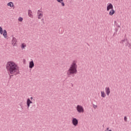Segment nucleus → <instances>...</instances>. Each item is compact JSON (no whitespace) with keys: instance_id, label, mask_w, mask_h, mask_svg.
<instances>
[{"instance_id":"72a5a7b5","label":"nucleus","mask_w":131,"mask_h":131,"mask_svg":"<svg viewBox=\"0 0 131 131\" xmlns=\"http://www.w3.org/2000/svg\"><path fill=\"white\" fill-rule=\"evenodd\" d=\"M103 126V127H104V125H103V126Z\"/></svg>"},{"instance_id":"c85d7f7f","label":"nucleus","mask_w":131,"mask_h":131,"mask_svg":"<svg viewBox=\"0 0 131 131\" xmlns=\"http://www.w3.org/2000/svg\"><path fill=\"white\" fill-rule=\"evenodd\" d=\"M41 21H44V18H42V19H41Z\"/></svg>"},{"instance_id":"473e14b6","label":"nucleus","mask_w":131,"mask_h":131,"mask_svg":"<svg viewBox=\"0 0 131 131\" xmlns=\"http://www.w3.org/2000/svg\"><path fill=\"white\" fill-rule=\"evenodd\" d=\"M13 76V75L11 76L10 77Z\"/></svg>"},{"instance_id":"f257e3e1","label":"nucleus","mask_w":131,"mask_h":131,"mask_svg":"<svg viewBox=\"0 0 131 131\" xmlns=\"http://www.w3.org/2000/svg\"><path fill=\"white\" fill-rule=\"evenodd\" d=\"M6 69L11 74H14L15 73H16L15 75H17L20 73L19 67L13 61H9L7 62Z\"/></svg>"},{"instance_id":"6ab92c4d","label":"nucleus","mask_w":131,"mask_h":131,"mask_svg":"<svg viewBox=\"0 0 131 131\" xmlns=\"http://www.w3.org/2000/svg\"><path fill=\"white\" fill-rule=\"evenodd\" d=\"M126 47H128L131 50V44L129 42H127V44H126Z\"/></svg>"},{"instance_id":"393cba45","label":"nucleus","mask_w":131,"mask_h":131,"mask_svg":"<svg viewBox=\"0 0 131 131\" xmlns=\"http://www.w3.org/2000/svg\"><path fill=\"white\" fill-rule=\"evenodd\" d=\"M97 107V105H95L93 104V107H94V108H96Z\"/></svg>"},{"instance_id":"9d476101","label":"nucleus","mask_w":131,"mask_h":131,"mask_svg":"<svg viewBox=\"0 0 131 131\" xmlns=\"http://www.w3.org/2000/svg\"><path fill=\"white\" fill-rule=\"evenodd\" d=\"M105 93L107 96H109V95H110V89L109 88V87L105 88Z\"/></svg>"},{"instance_id":"1a4fd4ad","label":"nucleus","mask_w":131,"mask_h":131,"mask_svg":"<svg viewBox=\"0 0 131 131\" xmlns=\"http://www.w3.org/2000/svg\"><path fill=\"white\" fill-rule=\"evenodd\" d=\"M28 14V16L30 17H31V18L33 17V15H32V10H31V9H29Z\"/></svg>"},{"instance_id":"423d86ee","label":"nucleus","mask_w":131,"mask_h":131,"mask_svg":"<svg viewBox=\"0 0 131 131\" xmlns=\"http://www.w3.org/2000/svg\"><path fill=\"white\" fill-rule=\"evenodd\" d=\"M17 40L16 38H15V37H13V39L12 40V45L13 46H17Z\"/></svg>"},{"instance_id":"7ed1b4c3","label":"nucleus","mask_w":131,"mask_h":131,"mask_svg":"<svg viewBox=\"0 0 131 131\" xmlns=\"http://www.w3.org/2000/svg\"><path fill=\"white\" fill-rule=\"evenodd\" d=\"M77 111L79 113H83L84 112V110L83 107L79 105H78L76 107Z\"/></svg>"},{"instance_id":"b1692460","label":"nucleus","mask_w":131,"mask_h":131,"mask_svg":"<svg viewBox=\"0 0 131 131\" xmlns=\"http://www.w3.org/2000/svg\"><path fill=\"white\" fill-rule=\"evenodd\" d=\"M124 120L125 122L127 121V117L126 116L124 117Z\"/></svg>"},{"instance_id":"bb28decb","label":"nucleus","mask_w":131,"mask_h":131,"mask_svg":"<svg viewBox=\"0 0 131 131\" xmlns=\"http://www.w3.org/2000/svg\"><path fill=\"white\" fill-rule=\"evenodd\" d=\"M20 107H21V108L22 110L24 109L23 106H21Z\"/></svg>"},{"instance_id":"f3484780","label":"nucleus","mask_w":131,"mask_h":131,"mask_svg":"<svg viewBox=\"0 0 131 131\" xmlns=\"http://www.w3.org/2000/svg\"><path fill=\"white\" fill-rule=\"evenodd\" d=\"M101 97L102 98H105V97H106V94H105V92H101Z\"/></svg>"},{"instance_id":"20e7f679","label":"nucleus","mask_w":131,"mask_h":131,"mask_svg":"<svg viewBox=\"0 0 131 131\" xmlns=\"http://www.w3.org/2000/svg\"><path fill=\"white\" fill-rule=\"evenodd\" d=\"M72 122L73 125L76 126L78 124V120L75 118H73Z\"/></svg>"},{"instance_id":"39448f33","label":"nucleus","mask_w":131,"mask_h":131,"mask_svg":"<svg viewBox=\"0 0 131 131\" xmlns=\"http://www.w3.org/2000/svg\"><path fill=\"white\" fill-rule=\"evenodd\" d=\"M110 9H111V10L114 9H113V5L112 4V3H108L107 6L106 7V10L107 11H109L110 10Z\"/></svg>"},{"instance_id":"dca6fc26","label":"nucleus","mask_w":131,"mask_h":131,"mask_svg":"<svg viewBox=\"0 0 131 131\" xmlns=\"http://www.w3.org/2000/svg\"><path fill=\"white\" fill-rule=\"evenodd\" d=\"M3 36L5 38H6L7 37V32L6 30H4Z\"/></svg>"},{"instance_id":"4468645a","label":"nucleus","mask_w":131,"mask_h":131,"mask_svg":"<svg viewBox=\"0 0 131 131\" xmlns=\"http://www.w3.org/2000/svg\"><path fill=\"white\" fill-rule=\"evenodd\" d=\"M124 42H126L125 43V46H126V45H127V42H129V41H128L127 39H124L123 40H122V41H121L120 43L123 44Z\"/></svg>"},{"instance_id":"aec40b11","label":"nucleus","mask_w":131,"mask_h":131,"mask_svg":"<svg viewBox=\"0 0 131 131\" xmlns=\"http://www.w3.org/2000/svg\"><path fill=\"white\" fill-rule=\"evenodd\" d=\"M0 34L1 35L3 34V29L2 27H0Z\"/></svg>"},{"instance_id":"cd10ccee","label":"nucleus","mask_w":131,"mask_h":131,"mask_svg":"<svg viewBox=\"0 0 131 131\" xmlns=\"http://www.w3.org/2000/svg\"><path fill=\"white\" fill-rule=\"evenodd\" d=\"M30 99H31V100H32L33 99V97H31V98H30Z\"/></svg>"},{"instance_id":"0eeeda50","label":"nucleus","mask_w":131,"mask_h":131,"mask_svg":"<svg viewBox=\"0 0 131 131\" xmlns=\"http://www.w3.org/2000/svg\"><path fill=\"white\" fill-rule=\"evenodd\" d=\"M33 103V102L31 101V100H30V98H28L27 100V108L29 109L30 106V104Z\"/></svg>"},{"instance_id":"9b49d317","label":"nucleus","mask_w":131,"mask_h":131,"mask_svg":"<svg viewBox=\"0 0 131 131\" xmlns=\"http://www.w3.org/2000/svg\"><path fill=\"white\" fill-rule=\"evenodd\" d=\"M114 14H115V10L114 9H111L109 12V15L113 16Z\"/></svg>"},{"instance_id":"f704fd0d","label":"nucleus","mask_w":131,"mask_h":131,"mask_svg":"<svg viewBox=\"0 0 131 131\" xmlns=\"http://www.w3.org/2000/svg\"><path fill=\"white\" fill-rule=\"evenodd\" d=\"M72 85L73 86V84H72Z\"/></svg>"},{"instance_id":"5701e85b","label":"nucleus","mask_w":131,"mask_h":131,"mask_svg":"<svg viewBox=\"0 0 131 131\" xmlns=\"http://www.w3.org/2000/svg\"><path fill=\"white\" fill-rule=\"evenodd\" d=\"M115 32H116V33H114V35H115V34H116V33L117 32V31H118V29H117V28H116V29H115Z\"/></svg>"},{"instance_id":"ddd939ff","label":"nucleus","mask_w":131,"mask_h":131,"mask_svg":"<svg viewBox=\"0 0 131 131\" xmlns=\"http://www.w3.org/2000/svg\"><path fill=\"white\" fill-rule=\"evenodd\" d=\"M7 6L12 8L14 7V3L12 2H10L7 4Z\"/></svg>"},{"instance_id":"2eb2a0df","label":"nucleus","mask_w":131,"mask_h":131,"mask_svg":"<svg viewBox=\"0 0 131 131\" xmlns=\"http://www.w3.org/2000/svg\"><path fill=\"white\" fill-rule=\"evenodd\" d=\"M39 12H40V10L38 11L37 14H38V19H41V18L43 17L42 13H39Z\"/></svg>"},{"instance_id":"a878e982","label":"nucleus","mask_w":131,"mask_h":131,"mask_svg":"<svg viewBox=\"0 0 131 131\" xmlns=\"http://www.w3.org/2000/svg\"><path fill=\"white\" fill-rule=\"evenodd\" d=\"M19 105L20 106V107L23 106V103H20L19 104Z\"/></svg>"},{"instance_id":"2f4dec72","label":"nucleus","mask_w":131,"mask_h":131,"mask_svg":"<svg viewBox=\"0 0 131 131\" xmlns=\"http://www.w3.org/2000/svg\"><path fill=\"white\" fill-rule=\"evenodd\" d=\"M108 131H112V130H109Z\"/></svg>"},{"instance_id":"c756f323","label":"nucleus","mask_w":131,"mask_h":131,"mask_svg":"<svg viewBox=\"0 0 131 131\" xmlns=\"http://www.w3.org/2000/svg\"><path fill=\"white\" fill-rule=\"evenodd\" d=\"M106 130H109V128H106Z\"/></svg>"},{"instance_id":"f03ea898","label":"nucleus","mask_w":131,"mask_h":131,"mask_svg":"<svg viewBox=\"0 0 131 131\" xmlns=\"http://www.w3.org/2000/svg\"><path fill=\"white\" fill-rule=\"evenodd\" d=\"M76 73H77V65H76L75 60H74L67 72L68 77H70L71 75H73V77H74V74H76Z\"/></svg>"},{"instance_id":"7c9ffc66","label":"nucleus","mask_w":131,"mask_h":131,"mask_svg":"<svg viewBox=\"0 0 131 131\" xmlns=\"http://www.w3.org/2000/svg\"><path fill=\"white\" fill-rule=\"evenodd\" d=\"M24 61H26V59H24Z\"/></svg>"},{"instance_id":"4be33fe9","label":"nucleus","mask_w":131,"mask_h":131,"mask_svg":"<svg viewBox=\"0 0 131 131\" xmlns=\"http://www.w3.org/2000/svg\"><path fill=\"white\" fill-rule=\"evenodd\" d=\"M23 17H19L18 18V21H20V22H22L23 21Z\"/></svg>"},{"instance_id":"6e6552de","label":"nucleus","mask_w":131,"mask_h":131,"mask_svg":"<svg viewBox=\"0 0 131 131\" xmlns=\"http://www.w3.org/2000/svg\"><path fill=\"white\" fill-rule=\"evenodd\" d=\"M34 66L35 65L33 60H31V61L29 62V68L32 69L34 67Z\"/></svg>"},{"instance_id":"412c9836","label":"nucleus","mask_w":131,"mask_h":131,"mask_svg":"<svg viewBox=\"0 0 131 131\" xmlns=\"http://www.w3.org/2000/svg\"><path fill=\"white\" fill-rule=\"evenodd\" d=\"M115 25L118 27V28H120V26H119V25L117 24V21L116 20H115L114 21Z\"/></svg>"},{"instance_id":"f8f14e48","label":"nucleus","mask_w":131,"mask_h":131,"mask_svg":"<svg viewBox=\"0 0 131 131\" xmlns=\"http://www.w3.org/2000/svg\"><path fill=\"white\" fill-rule=\"evenodd\" d=\"M57 2L61 3V6L62 7H64L65 6V3L63 2V0H56Z\"/></svg>"},{"instance_id":"a211bd4d","label":"nucleus","mask_w":131,"mask_h":131,"mask_svg":"<svg viewBox=\"0 0 131 131\" xmlns=\"http://www.w3.org/2000/svg\"><path fill=\"white\" fill-rule=\"evenodd\" d=\"M27 47V45H26V44H25V43H23L21 45V48H22V49H24L25 48V47Z\"/></svg>"}]
</instances>
